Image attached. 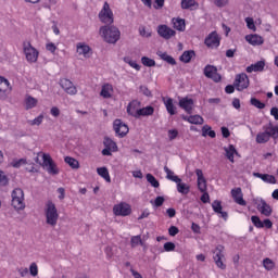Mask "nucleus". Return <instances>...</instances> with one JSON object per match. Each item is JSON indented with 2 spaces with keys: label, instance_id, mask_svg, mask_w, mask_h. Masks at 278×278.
<instances>
[{
  "label": "nucleus",
  "instance_id": "f257e3e1",
  "mask_svg": "<svg viewBox=\"0 0 278 278\" xmlns=\"http://www.w3.org/2000/svg\"><path fill=\"white\" fill-rule=\"evenodd\" d=\"M99 35L108 45H116L121 40V29L114 25L100 27Z\"/></svg>",
  "mask_w": 278,
  "mask_h": 278
},
{
  "label": "nucleus",
  "instance_id": "f03ea898",
  "mask_svg": "<svg viewBox=\"0 0 278 278\" xmlns=\"http://www.w3.org/2000/svg\"><path fill=\"white\" fill-rule=\"evenodd\" d=\"M43 214L49 227H55L58 225V220H60V213L58 212V207L53 201L46 202Z\"/></svg>",
  "mask_w": 278,
  "mask_h": 278
},
{
  "label": "nucleus",
  "instance_id": "7ed1b4c3",
  "mask_svg": "<svg viewBox=\"0 0 278 278\" xmlns=\"http://www.w3.org/2000/svg\"><path fill=\"white\" fill-rule=\"evenodd\" d=\"M263 129H264L263 132H258L256 135L257 144H265V142H268V140H270V138H274V140H277L278 126L268 124V125L264 126Z\"/></svg>",
  "mask_w": 278,
  "mask_h": 278
},
{
  "label": "nucleus",
  "instance_id": "20e7f679",
  "mask_svg": "<svg viewBox=\"0 0 278 278\" xmlns=\"http://www.w3.org/2000/svg\"><path fill=\"white\" fill-rule=\"evenodd\" d=\"M11 205L16 212L25 210V191L21 188H15L11 192Z\"/></svg>",
  "mask_w": 278,
  "mask_h": 278
},
{
  "label": "nucleus",
  "instance_id": "39448f33",
  "mask_svg": "<svg viewBox=\"0 0 278 278\" xmlns=\"http://www.w3.org/2000/svg\"><path fill=\"white\" fill-rule=\"evenodd\" d=\"M38 155L39 157H42V166L46 168L49 175H58L60 173L58 165H55L53 159H51V154L40 152Z\"/></svg>",
  "mask_w": 278,
  "mask_h": 278
},
{
  "label": "nucleus",
  "instance_id": "423d86ee",
  "mask_svg": "<svg viewBox=\"0 0 278 278\" xmlns=\"http://www.w3.org/2000/svg\"><path fill=\"white\" fill-rule=\"evenodd\" d=\"M98 16L104 25H112V23H114V12L112 11V8H110V3L104 2Z\"/></svg>",
  "mask_w": 278,
  "mask_h": 278
},
{
  "label": "nucleus",
  "instance_id": "0eeeda50",
  "mask_svg": "<svg viewBox=\"0 0 278 278\" xmlns=\"http://www.w3.org/2000/svg\"><path fill=\"white\" fill-rule=\"evenodd\" d=\"M24 54L29 64H36V62H38V56L40 55V52L38 51V49L34 48L31 43H26L24 45Z\"/></svg>",
  "mask_w": 278,
  "mask_h": 278
},
{
  "label": "nucleus",
  "instance_id": "6e6552de",
  "mask_svg": "<svg viewBox=\"0 0 278 278\" xmlns=\"http://www.w3.org/2000/svg\"><path fill=\"white\" fill-rule=\"evenodd\" d=\"M253 203L254 205H256L258 212L263 215V216H270V214H273V207H270L268 205V203H266V201L262 198H254L253 199Z\"/></svg>",
  "mask_w": 278,
  "mask_h": 278
},
{
  "label": "nucleus",
  "instance_id": "1a4fd4ad",
  "mask_svg": "<svg viewBox=\"0 0 278 278\" xmlns=\"http://www.w3.org/2000/svg\"><path fill=\"white\" fill-rule=\"evenodd\" d=\"M12 92V86L10 85V80L5 77L0 76V101H5L10 93Z\"/></svg>",
  "mask_w": 278,
  "mask_h": 278
},
{
  "label": "nucleus",
  "instance_id": "9d476101",
  "mask_svg": "<svg viewBox=\"0 0 278 278\" xmlns=\"http://www.w3.org/2000/svg\"><path fill=\"white\" fill-rule=\"evenodd\" d=\"M115 216H129L131 214V205L127 202H119L113 206Z\"/></svg>",
  "mask_w": 278,
  "mask_h": 278
},
{
  "label": "nucleus",
  "instance_id": "9b49d317",
  "mask_svg": "<svg viewBox=\"0 0 278 278\" xmlns=\"http://www.w3.org/2000/svg\"><path fill=\"white\" fill-rule=\"evenodd\" d=\"M113 129L116 136H118L119 138H125V136L129 134V126H127V124H125V122L121 119H115L113 122Z\"/></svg>",
  "mask_w": 278,
  "mask_h": 278
},
{
  "label": "nucleus",
  "instance_id": "f8f14e48",
  "mask_svg": "<svg viewBox=\"0 0 278 278\" xmlns=\"http://www.w3.org/2000/svg\"><path fill=\"white\" fill-rule=\"evenodd\" d=\"M235 88L239 92L247 90L249 88V76L244 73L237 75L235 78Z\"/></svg>",
  "mask_w": 278,
  "mask_h": 278
},
{
  "label": "nucleus",
  "instance_id": "ddd939ff",
  "mask_svg": "<svg viewBox=\"0 0 278 278\" xmlns=\"http://www.w3.org/2000/svg\"><path fill=\"white\" fill-rule=\"evenodd\" d=\"M105 149L102 150V155L110 156L112 153L118 151V146L112 140V138L105 137L103 140Z\"/></svg>",
  "mask_w": 278,
  "mask_h": 278
},
{
  "label": "nucleus",
  "instance_id": "4468645a",
  "mask_svg": "<svg viewBox=\"0 0 278 278\" xmlns=\"http://www.w3.org/2000/svg\"><path fill=\"white\" fill-rule=\"evenodd\" d=\"M159 36H161V38H164L165 40H170V38H173L177 33L168 27V25H159L157 29H156Z\"/></svg>",
  "mask_w": 278,
  "mask_h": 278
},
{
  "label": "nucleus",
  "instance_id": "2eb2a0df",
  "mask_svg": "<svg viewBox=\"0 0 278 278\" xmlns=\"http://www.w3.org/2000/svg\"><path fill=\"white\" fill-rule=\"evenodd\" d=\"M204 43L206 47L211 49H216L217 47H220V37L218 36V33L212 31L206 38Z\"/></svg>",
  "mask_w": 278,
  "mask_h": 278
},
{
  "label": "nucleus",
  "instance_id": "dca6fc26",
  "mask_svg": "<svg viewBox=\"0 0 278 278\" xmlns=\"http://www.w3.org/2000/svg\"><path fill=\"white\" fill-rule=\"evenodd\" d=\"M76 52L78 55H83V58L88 59L92 55V48H90L86 42H78L76 45Z\"/></svg>",
  "mask_w": 278,
  "mask_h": 278
},
{
  "label": "nucleus",
  "instance_id": "f3484780",
  "mask_svg": "<svg viewBox=\"0 0 278 278\" xmlns=\"http://www.w3.org/2000/svg\"><path fill=\"white\" fill-rule=\"evenodd\" d=\"M204 75L208 79H213V81L218 83L220 81L222 77L218 74V71L216 70L215 66L212 65H206L204 68Z\"/></svg>",
  "mask_w": 278,
  "mask_h": 278
},
{
  "label": "nucleus",
  "instance_id": "a211bd4d",
  "mask_svg": "<svg viewBox=\"0 0 278 278\" xmlns=\"http://www.w3.org/2000/svg\"><path fill=\"white\" fill-rule=\"evenodd\" d=\"M100 97L102 99H112L114 97V86L110 83H105L101 86Z\"/></svg>",
  "mask_w": 278,
  "mask_h": 278
},
{
  "label": "nucleus",
  "instance_id": "6ab92c4d",
  "mask_svg": "<svg viewBox=\"0 0 278 278\" xmlns=\"http://www.w3.org/2000/svg\"><path fill=\"white\" fill-rule=\"evenodd\" d=\"M179 108H181V110H185V112H187V114H192V110L194 108V100H192V98H181L179 100Z\"/></svg>",
  "mask_w": 278,
  "mask_h": 278
},
{
  "label": "nucleus",
  "instance_id": "aec40b11",
  "mask_svg": "<svg viewBox=\"0 0 278 278\" xmlns=\"http://www.w3.org/2000/svg\"><path fill=\"white\" fill-rule=\"evenodd\" d=\"M60 86L65 90L67 94H75L77 92V87L73 85V81H71L67 78H63L60 80Z\"/></svg>",
  "mask_w": 278,
  "mask_h": 278
},
{
  "label": "nucleus",
  "instance_id": "412c9836",
  "mask_svg": "<svg viewBox=\"0 0 278 278\" xmlns=\"http://www.w3.org/2000/svg\"><path fill=\"white\" fill-rule=\"evenodd\" d=\"M231 197L235 201V203H237V205H247V201H244V194L242 193V189L241 188H235L231 190Z\"/></svg>",
  "mask_w": 278,
  "mask_h": 278
},
{
  "label": "nucleus",
  "instance_id": "4be33fe9",
  "mask_svg": "<svg viewBox=\"0 0 278 278\" xmlns=\"http://www.w3.org/2000/svg\"><path fill=\"white\" fill-rule=\"evenodd\" d=\"M139 112H140V101L132 100L127 106V114H129V116H134V118H138Z\"/></svg>",
  "mask_w": 278,
  "mask_h": 278
},
{
  "label": "nucleus",
  "instance_id": "5701e85b",
  "mask_svg": "<svg viewBox=\"0 0 278 278\" xmlns=\"http://www.w3.org/2000/svg\"><path fill=\"white\" fill-rule=\"evenodd\" d=\"M245 40L249 45H252V47H260V45H264V37L257 34L247 35Z\"/></svg>",
  "mask_w": 278,
  "mask_h": 278
},
{
  "label": "nucleus",
  "instance_id": "b1692460",
  "mask_svg": "<svg viewBox=\"0 0 278 278\" xmlns=\"http://www.w3.org/2000/svg\"><path fill=\"white\" fill-rule=\"evenodd\" d=\"M266 66V61L261 60L247 67V73H262Z\"/></svg>",
  "mask_w": 278,
  "mask_h": 278
},
{
  "label": "nucleus",
  "instance_id": "393cba45",
  "mask_svg": "<svg viewBox=\"0 0 278 278\" xmlns=\"http://www.w3.org/2000/svg\"><path fill=\"white\" fill-rule=\"evenodd\" d=\"M163 103L170 116H175L177 114V106L173 103V98H163Z\"/></svg>",
  "mask_w": 278,
  "mask_h": 278
},
{
  "label": "nucleus",
  "instance_id": "a878e982",
  "mask_svg": "<svg viewBox=\"0 0 278 278\" xmlns=\"http://www.w3.org/2000/svg\"><path fill=\"white\" fill-rule=\"evenodd\" d=\"M253 176L262 179L265 184H277V178L270 174L254 173Z\"/></svg>",
  "mask_w": 278,
  "mask_h": 278
},
{
  "label": "nucleus",
  "instance_id": "bb28decb",
  "mask_svg": "<svg viewBox=\"0 0 278 278\" xmlns=\"http://www.w3.org/2000/svg\"><path fill=\"white\" fill-rule=\"evenodd\" d=\"M212 207H213V211L216 213V214H219V216L222 218H224L225 220H227V212H223V205L220 204V201L218 200H215L213 203H212Z\"/></svg>",
  "mask_w": 278,
  "mask_h": 278
},
{
  "label": "nucleus",
  "instance_id": "cd10ccee",
  "mask_svg": "<svg viewBox=\"0 0 278 278\" xmlns=\"http://www.w3.org/2000/svg\"><path fill=\"white\" fill-rule=\"evenodd\" d=\"M174 29H177V31H186V20L184 18H173L172 20Z\"/></svg>",
  "mask_w": 278,
  "mask_h": 278
},
{
  "label": "nucleus",
  "instance_id": "c85d7f7f",
  "mask_svg": "<svg viewBox=\"0 0 278 278\" xmlns=\"http://www.w3.org/2000/svg\"><path fill=\"white\" fill-rule=\"evenodd\" d=\"M184 121H187V123H190L191 125H203V118L201 115H191V116H182Z\"/></svg>",
  "mask_w": 278,
  "mask_h": 278
},
{
  "label": "nucleus",
  "instance_id": "c756f323",
  "mask_svg": "<svg viewBox=\"0 0 278 278\" xmlns=\"http://www.w3.org/2000/svg\"><path fill=\"white\" fill-rule=\"evenodd\" d=\"M224 151L226 153V157L227 160H229V162H233V156L238 155V151L236 150V147L233 146H228L224 148Z\"/></svg>",
  "mask_w": 278,
  "mask_h": 278
},
{
  "label": "nucleus",
  "instance_id": "7c9ffc66",
  "mask_svg": "<svg viewBox=\"0 0 278 278\" xmlns=\"http://www.w3.org/2000/svg\"><path fill=\"white\" fill-rule=\"evenodd\" d=\"M176 188L179 194H189L190 192V186L186 182H182L181 179L180 181L176 182Z\"/></svg>",
  "mask_w": 278,
  "mask_h": 278
},
{
  "label": "nucleus",
  "instance_id": "2f4dec72",
  "mask_svg": "<svg viewBox=\"0 0 278 278\" xmlns=\"http://www.w3.org/2000/svg\"><path fill=\"white\" fill-rule=\"evenodd\" d=\"M97 173L102 179L106 180L108 184L112 182V178L110 177V172L108 170V167H98Z\"/></svg>",
  "mask_w": 278,
  "mask_h": 278
},
{
  "label": "nucleus",
  "instance_id": "473e14b6",
  "mask_svg": "<svg viewBox=\"0 0 278 278\" xmlns=\"http://www.w3.org/2000/svg\"><path fill=\"white\" fill-rule=\"evenodd\" d=\"M164 173H166V179H168L169 181H174V184L179 182L181 179L179 178V176L175 175V172L170 170L168 166L164 167Z\"/></svg>",
  "mask_w": 278,
  "mask_h": 278
},
{
  "label": "nucleus",
  "instance_id": "72a5a7b5",
  "mask_svg": "<svg viewBox=\"0 0 278 278\" xmlns=\"http://www.w3.org/2000/svg\"><path fill=\"white\" fill-rule=\"evenodd\" d=\"M38 105V99L27 96L25 99V108L26 110H34Z\"/></svg>",
  "mask_w": 278,
  "mask_h": 278
},
{
  "label": "nucleus",
  "instance_id": "f704fd0d",
  "mask_svg": "<svg viewBox=\"0 0 278 278\" xmlns=\"http://www.w3.org/2000/svg\"><path fill=\"white\" fill-rule=\"evenodd\" d=\"M45 121V115L40 114L39 116L35 117L34 119H28L27 124L30 125V127H40Z\"/></svg>",
  "mask_w": 278,
  "mask_h": 278
},
{
  "label": "nucleus",
  "instance_id": "c9c22d12",
  "mask_svg": "<svg viewBox=\"0 0 278 278\" xmlns=\"http://www.w3.org/2000/svg\"><path fill=\"white\" fill-rule=\"evenodd\" d=\"M130 247L132 249H136V247H144V242L142 241V237H140V235L131 237Z\"/></svg>",
  "mask_w": 278,
  "mask_h": 278
},
{
  "label": "nucleus",
  "instance_id": "e433bc0d",
  "mask_svg": "<svg viewBox=\"0 0 278 278\" xmlns=\"http://www.w3.org/2000/svg\"><path fill=\"white\" fill-rule=\"evenodd\" d=\"M194 58V51H185L180 56V62H184L185 64L190 63V60Z\"/></svg>",
  "mask_w": 278,
  "mask_h": 278
},
{
  "label": "nucleus",
  "instance_id": "4c0bfd02",
  "mask_svg": "<svg viewBox=\"0 0 278 278\" xmlns=\"http://www.w3.org/2000/svg\"><path fill=\"white\" fill-rule=\"evenodd\" d=\"M202 136L206 138V136H210V138H216V131L212 130V127L204 125L202 128Z\"/></svg>",
  "mask_w": 278,
  "mask_h": 278
},
{
  "label": "nucleus",
  "instance_id": "58836bf2",
  "mask_svg": "<svg viewBox=\"0 0 278 278\" xmlns=\"http://www.w3.org/2000/svg\"><path fill=\"white\" fill-rule=\"evenodd\" d=\"M213 253H214L213 260L225 257V247L217 245L213 251Z\"/></svg>",
  "mask_w": 278,
  "mask_h": 278
},
{
  "label": "nucleus",
  "instance_id": "ea45409f",
  "mask_svg": "<svg viewBox=\"0 0 278 278\" xmlns=\"http://www.w3.org/2000/svg\"><path fill=\"white\" fill-rule=\"evenodd\" d=\"M153 112H154L153 106H146V108L139 109L138 118H140V116H151Z\"/></svg>",
  "mask_w": 278,
  "mask_h": 278
},
{
  "label": "nucleus",
  "instance_id": "a19ab883",
  "mask_svg": "<svg viewBox=\"0 0 278 278\" xmlns=\"http://www.w3.org/2000/svg\"><path fill=\"white\" fill-rule=\"evenodd\" d=\"M124 62L128 64L131 68H135V71H140L141 66L138 64V62L134 61V59L129 56L124 58Z\"/></svg>",
  "mask_w": 278,
  "mask_h": 278
},
{
  "label": "nucleus",
  "instance_id": "79ce46f5",
  "mask_svg": "<svg viewBox=\"0 0 278 278\" xmlns=\"http://www.w3.org/2000/svg\"><path fill=\"white\" fill-rule=\"evenodd\" d=\"M146 179L148 184L152 186V188H160V181L152 174H147Z\"/></svg>",
  "mask_w": 278,
  "mask_h": 278
},
{
  "label": "nucleus",
  "instance_id": "37998d69",
  "mask_svg": "<svg viewBox=\"0 0 278 278\" xmlns=\"http://www.w3.org/2000/svg\"><path fill=\"white\" fill-rule=\"evenodd\" d=\"M65 164H68V166H71V168H79V161L75 160L71 156H66L64 159Z\"/></svg>",
  "mask_w": 278,
  "mask_h": 278
},
{
  "label": "nucleus",
  "instance_id": "c03bdc74",
  "mask_svg": "<svg viewBox=\"0 0 278 278\" xmlns=\"http://www.w3.org/2000/svg\"><path fill=\"white\" fill-rule=\"evenodd\" d=\"M263 267L265 268V270H274L275 268V261L270 260V258H265L263 261Z\"/></svg>",
  "mask_w": 278,
  "mask_h": 278
},
{
  "label": "nucleus",
  "instance_id": "a18cd8bd",
  "mask_svg": "<svg viewBox=\"0 0 278 278\" xmlns=\"http://www.w3.org/2000/svg\"><path fill=\"white\" fill-rule=\"evenodd\" d=\"M141 64H143V66H148L149 68H151V67L155 66V60L148 58V56H142Z\"/></svg>",
  "mask_w": 278,
  "mask_h": 278
},
{
  "label": "nucleus",
  "instance_id": "49530a36",
  "mask_svg": "<svg viewBox=\"0 0 278 278\" xmlns=\"http://www.w3.org/2000/svg\"><path fill=\"white\" fill-rule=\"evenodd\" d=\"M25 164H27V160L25 159H15L11 162L13 168H21V166H25Z\"/></svg>",
  "mask_w": 278,
  "mask_h": 278
},
{
  "label": "nucleus",
  "instance_id": "de8ad7c7",
  "mask_svg": "<svg viewBox=\"0 0 278 278\" xmlns=\"http://www.w3.org/2000/svg\"><path fill=\"white\" fill-rule=\"evenodd\" d=\"M139 35L142 37V38H151L152 36V33H151V29L144 27V26H140L139 27Z\"/></svg>",
  "mask_w": 278,
  "mask_h": 278
},
{
  "label": "nucleus",
  "instance_id": "09e8293b",
  "mask_svg": "<svg viewBox=\"0 0 278 278\" xmlns=\"http://www.w3.org/2000/svg\"><path fill=\"white\" fill-rule=\"evenodd\" d=\"M251 105H253L254 108H257V110H264L266 108V104H264V102L257 100L256 98H252L250 100Z\"/></svg>",
  "mask_w": 278,
  "mask_h": 278
},
{
  "label": "nucleus",
  "instance_id": "8fccbe9b",
  "mask_svg": "<svg viewBox=\"0 0 278 278\" xmlns=\"http://www.w3.org/2000/svg\"><path fill=\"white\" fill-rule=\"evenodd\" d=\"M197 5V1L194 0H181V8L184 10H189V8H194Z\"/></svg>",
  "mask_w": 278,
  "mask_h": 278
},
{
  "label": "nucleus",
  "instance_id": "3c124183",
  "mask_svg": "<svg viewBox=\"0 0 278 278\" xmlns=\"http://www.w3.org/2000/svg\"><path fill=\"white\" fill-rule=\"evenodd\" d=\"M198 190L201 192H207V180L204 178L202 180H197Z\"/></svg>",
  "mask_w": 278,
  "mask_h": 278
},
{
  "label": "nucleus",
  "instance_id": "603ef678",
  "mask_svg": "<svg viewBox=\"0 0 278 278\" xmlns=\"http://www.w3.org/2000/svg\"><path fill=\"white\" fill-rule=\"evenodd\" d=\"M251 220H252L254 227H257V229H264V223L257 216L253 215L251 217Z\"/></svg>",
  "mask_w": 278,
  "mask_h": 278
},
{
  "label": "nucleus",
  "instance_id": "864d4df0",
  "mask_svg": "<svg viewBox=\"0 0 278 278\" xmlns=\"http://www.w3.org/2000/svg\"><path fill=\"white\" fill-rule=\"evenodd\" d=\"M46 50L49 51V53L55 54V51H58V45L48 41L46 43Z\"/></svg>",
  "mask_w": 278,
  "mask_h": 278
},
{
  "label": "nucleus",
  "instance_id": "5fc2aeb1",
  "mask_svg": "<svg viewBox=\"0 0 278 278\" xmlns=\"http://www.w3.org/2000/svg\"><path fill=\"white\" fill-rule=\"evenodd\" d=\"M151 203L154 205V207H162V205H164V197L159 195L154 201H151Z\"/></svg>",
  "mask_w": 278,
  "mask_h": 278
},
{
  "label": "nucleus",
  "instance_id": "6e6d98bb",
  "mask_svg": "<svg viewBox=\"0 0 278 278\" xmlns=\"http://www.w3.org/2000/svg\"><path fill=\"white\" fill-rule=\"evenodd\" d=\"M29 274L31 275V277H38V265L36 263L30 264Z\"/></svg>",
  "mask_w": 278,
  "mask_h": 278
},
{
  "label": "nucleus",
  "instance_id": "4d7b16f0",
  "mask_svg": "<svg viewBox=\"0 0 278 278\" xmlns=\"http://www.w3.org/2000/svg\"><path fill=\"white\" fill-rule=\"evenodd\" d=\"M225 257H219V258H213L217 268H220L222 270H225L227 268V265H225V263H223V260Z\"/></svg>",
  "mask_w": 278,
  "mask_h": 278
},
{
  "label": "nucleus",
  "instance_id": "13d9d810",
  "mask_svg": "<svg viewBox=\"0 0 278 278\" xmlns=\"http://www.w3.org/2000/svg\"><path fill=\"white\" fill-rule=\"evenodd\" d=\"M245 23L248 29H252V31H255V22L253 21V17H247Z\"/></svg>",
  "mask_w": 278,
  "mask_h": 278
},
{
  "label": "nucleus",
  "instance_id": "bf43d9fd",
  "mask_svg": "<svg viewBox=\"0 0 278 278\" xmlns=\"http://www.w3.org/2000/svg\"><path fill=\"white\" fill-rule=\"evenodd\" d=\"M164 251H166V253H170L172 251H175V243L173 242L164 243Z\"/></svg>",
  "mask_w": 278,
  "mask_h": 278
},
{
  "label": "nucleus",
  "instance_id": "052dcab7",
  "mask_svg": "<svg viewBox=\"0 0 278 278\" xmlns=\"http://www.w3.org/2000/svg\"><path fill=\"white\" fill-rule=\"evenodd\" d=\"M0 186H8V176L0 169Z\"/></svg>",
  "mask_w": 278,
  "mask_h": 278
},
{
  "label": "nucleus",
  "instance_id": "680f3d73",
  "mask_svg": "<svg viewBox=\"0 0 278 278\" xmlns=\"http://www.w3.org/2000/svg\"><path fill=\"white\" fill-rule=\"evenodd\" d=\"M166 0H154V5H153V8H154V10H162L163 8H164V2H165Z\"/></svg>",
  "mask_w": 278,
  "mask_h": 278
},
{
  "label": "nucleus",
  "instance_id": "e2e57ef3",
  "mask_svg": "<svg viewBox=\"0 0 278 278\" xmlns=\"http://www.w3.org/2000/svg\"><path fill=\"white\" fill-rule=\"evenodd\" d=\"M168 233L169 236L175 237L177 233H179V228H177V226H170L168 228Z\"/></svg>",
  "mask_w": 278,
  "mask_h": 278
},
{
  "label": "nucleus",
  "instance_id": "0e129e2a",
  "mask_svg": "<svg viewBox=\"0 0 278 278\" xmlns=\"http://www.w3.org/2000/svg\"><path fill=\"white\" fill-rule=\"evenodd\" d=\"M177 136H179V131H177V129L168 130L169 140H175V138H177Z\"/></svg>",
  "mask_w": 278,
  "mask_h": 278
},
{
  "label": "nucleus",
  "instance_id": "69168bd1",
  "mask_svg": "<svg viewBox=\"0 0 278 278\" xmlns=\"http://www.w3.org/2000/svg\"><path fill=\"white\" fill-rule=\"evenodd\" d=\"M200 199L202 203H210V193H207V191L202 192V195Z\"/></svg>",
  "mask_w": 278,
  "mask_h": 278
},
{
  "label": "nucleus",
  "instance_id": "338daca9",
  "mask_svg": "<svg viewBox=\"0 0 278 278\" xmlns=\"http://www.w3.org/2000/svg\"><path fill=\"white\" fill-rule=\"evenodd\" d=\"M214 3L217 8H225V5L229 3V0H214Z\"/></svg>",
  "mask_w": 278,
  "mask_h": 278
},
{
  "label": "nucleus",
  "instance_id": "774afa93",
  "mask_svg": "<svg viewBox=\"0 0 278 278\" xmlns=\"http://www.w3.org/2000/svg\"><path fill=\"white\" fill-rule=\"evenodd\" d=\"M270 115L274 116L275 121H278V108H271Z\"/></svg>",
  "mask_w": 278,
  "mask_h": 278
}]
</instances>
